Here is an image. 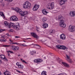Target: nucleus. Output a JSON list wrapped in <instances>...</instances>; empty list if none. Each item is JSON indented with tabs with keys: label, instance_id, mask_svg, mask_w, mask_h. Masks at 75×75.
<instances>
[{
	"label": "nucleus",
	"instance_id": "7",
	"mask_svg": "<svg viewBox=\"0 0 75 75\" xmlns=\"http://www.w3.org/2000/svg\"><path fill=\"white\" fill-rule=\"evenodd\" d=\"M34 62H36L37 64H38L40 62H42V60L40 59H35L34 60Z\"/></svg>",
	"mask_w": 75,
	"mask_h": 75
},
{
	"label": "nucleus",
	"instance_id": "45",
	"mask_svg": "<svg viewBox=\"0 0 75 75\" xmlns=\"http://www.w3.org/2000/svg\"><path fill=\"white\" fill-rule=\"evenodd\" d=\"M6 35H7V36H8V37H10V35H9V34L8 33H7L6 34Z\"/></svg>",
	"mask_w": 75,
	"mask_h": 75
},
{
	"label": "nucleus",
	"instance_id": "51",
	"mask_svg": "<svg viewBox=\"0 0 75 75\" xmlns=\"http://www.w3.org/2000/svg\"><path fill=\"white\" fill-rule=\"evenodd\" d=\"M16 43L13 42V43H11V44H15Z\"/></svg>",
	"mask_w": 75,
	"mask_h": 75
},
{
	"label": "nucleus",
	"instance_id": "61",
	"mask_svg": "<svg viewBox=\"0 0 75 75\" xmlns=\"http://www.w3.org/2000/svg\"><path fill=\"white\" fill-rule=\"evenodd\" d=\"M21 74H23V72H21Z\"/></svg>",
	"mask_w": 75,
	"mask_h": 75
},
{
	"label": "nucleus",
	"instance_id": "19",
	"mask_svg": "<svg viewBox=\"0 0 75 75\" xmlns=\"http://www.w3.org/2000/svg\"><path fill=\"white\" fill-rule=\"evenodd\" d=\"M41 75H47V72L45 71H43L41 73Z\"/></svg>",
	"mask_w": 75,
	"mask_h": 75
},
{
	"label": "nucleus",
	"instance_id": "11",
	"mask_svg": "<svg viewBox=\"0 0 75 75\" xmlns=\"http://www.w3.org/2000/svg\"><path fill=\"white\" fill-rule=\"evenodd\" d=\"M12 48L13 50H14V51H17V50L19 49V47L18 46H12Z\"/></svg>",
	"mask_w": 75,
	"mask_h": 75
},
{
	"label": "nucleus",
	"instance_id": "32",
	"mask_svg": "<svg viewBox=\"0 0 75 75\" xmlns=\"http://www.w3.org/2000/svg\"><path fill=\"white\" fill-rule=\"evenodd\" d=\"M21 61H22L23 62V63H25V64H27V62H26L24 60L21 59Z\"/></svg>",
	"mask_w": 75,
	"mask_h": 75
},
{
	"label": "nucleus",
	"instance_id": "52",
	"mask_svg": "<svg viewBox=\"0 0 75 75\" xmlns=\"http://www.w3.org/2000/svg\"><path fill=\"white\" fill-rule=\"evenodd\" d=\"M36 30L37 31V32H40V31L38 30L37 29H36Z\"/></svg>",
	"mask_w": 75,
	"mask_h": 75
},
{
	"label": "nucleus",
	"instance_id": "54",
	"mask_svg": "<svg viewBox=\"0 0 75 75\" xmlns=\"http://www.w3.org/2000/svg\"><path fill=\"white\" fill-rule=\"evenodd\" d=\"M12 10H15V9H14V8H12Z\"/></svg>",
	"mask_w": 75,
	"mask_h": 75
},
{
	"label": "nucleus",
	"instance_id": "55",
	"mask_svg": "<svg viewBox=\"0 0 75 75\" xmlns=\"http://www.w3.org/2000/svg\"><path fill=\"white\" fill-rule=\"evenodd\" d=\"M47 68H48V69H50V67H48Z\"/></svg>",
	"mask_w": 75,
	"mask_h": 75
},
{
	"label": "nucleus",
	"instance_id": "10",
	"mask_svg": "<svg viewBox=\"0 0 75 75\" xmlns=\"http://www.w3.org/2000/svg\"><path fill=\"white\" fill-rule=\"evenodd\" d=\"M31 35L34 37V38H36V39H38L39 37L36 34L33 33H31Z\"/></svg>",
	"mask_w": 75,
	"mask_h": 75
},
{
	"label": "nucleus",
	"instance_id": "39",
	"mask_svg": "<svg viewBox=\"0 0 75 75\" xmlns=\"http://www.w3.org/2000/svg\"><path fill=\"white\" fill-rule=\"evenodd\" d=\"M33 11H36L37 10L36 8H35V7H34V6L33 8Z\"/></svg>",
	"mask_w": 75,
	"mask_h": 75
},
{
	"label": "nucleus",
	"instance_id": "9",
	"mask_svg": "<svg viewBox=\"0 0 75 75\" xmlns=\"http://www.w3.org/2000/svg\"><path fill=\"white\" fill-rule=\"evenodd\" d=\"M60 39H61L62 40H64L66 39V36L65 34H62L61 35H60Z\"/></svg>",
	"mask_w": 75,
	"mask_h": 75
},
{
	"label": "nucleus",
	"instance_id": "3",
	"mask_svg": "<svg viewBox=\"0 0 75 75\" xmlns=\"http://www.w3.org/2000/svg\"><path fill=\"white\" fill-rule=\"evenodd\" d=\"M31 3L28 1H26L23 5L24 8H29L31 7Z\"/></svg>",
	"mask_w": 75,
	"mask_h": 75
},
{
	"label": "nucleus",
	"instance_id": "25",
	"mask_svg": "<svg viewBox=\"0 0 75 75\" xmlns=\"http://www.w3.org/2000/svg\"><path fill=\"white\" fill-rule=\"evenodd\" d=\"M16 9L15 11L17 13H19V11H21V10L18 8H16Z\"/></svg>",
	"mask_w": 75,
	"mask_h": 75
},
{
	"label": "nucleus",
	"instance_id": "36",
	"mask_svg": "<svg viewBox=\"0 0 75 75\" xmlns=\"http://www.w3.org/2000/svg\"><path fill=\"white\" fill-rule=\"evenodd\" d=\"M35 45H36V46H37V47H38V49H40V48H41V47L40 45H39L37 44H35Z\"/></svg>",
	"mask_w": 75,
	"mask_h": 75
},
{
	"label": "nucleus",
	"instance_id": "22",
	"mask_svg": "<svg viewBox=\"0 0 75 75\" xmlns=\"http://www.w3.org/2000/svg\"><path fill=\"white\" fill-rule=\"evenodd\" d=\"M47 20V19L45 17L43 18L42 19V21L45 22Z\"/></svg>",
	"mask_w": 75,
	"mask_h": 75
},
{
	"label": "nucleus",
	"instance_id": "30",
	"mask_svg": "<svg viewBox=\"0 0 75 75\" xmlns=\"http://www.w3.org/2000/svg\"><path fill=\"white\" fill-rule=\"evenodd\" d=\"M58 75H67V74L65 73H61L58 74Z\"/></svg>",
	"mask_w": 75,
	"mask_h": 75
},
{
	"label": "nucleus",
	"instance_id": "13",
	"mask_svg": "<svg viewBox=\"0 0 75 75\" xmlns=\"http://www.w3.org/2000/svg\"><path fill=\"white\" fill-rule=\"evenodd\" d=\"M62 64L64 65V66L65 67H67V68L69 67V65L66 63L64 62H62Z\"/></svg>",
	"mask_w": 75,
	"mask_h": 75
},
{
	"label": "nucleus",
	"instance_id": "4",
	"mask_svg": "<svg viewBox=\"0 0 75 75\" xmlns=\"http://www.w3.org/2000/svg\"><path fill=\"white\" fill-rule=\"evenodd\" d=\"M69 30L71 32H74L75 31V26H71L70 25L69 28Z\"/></svg>",
	"mask_w": 75,
	"mask_h": 75
},
{
	"label": "nucleus",
	"instance_id": "62",
	"mask_svg": "<svg viewBox=\"0 0 75 75\" xmlns=\"http://www.w3.org/2000/svg\"><path fill=\"white\" fill-rule=\"evenodd\" d=\"M44 59H46V57H44Z\"/></svg>",
	"mask_w": 75,
	"mask_h": 75
},
{
	"label": "nucleus",
	"instance_id": "26",
	"mask_svg": "<svg viewBox=\"0 0 75 75\" xmlns=\"http://www.w3.org/2000/svg\"><path fill=\"white\" fill-rule=\"evenodd\" d=\"M62 46L60 45H56V47L58 48V49H61V47Z\"/></svg>",
	"mask_w": 75,
	"mask_h": 75
},
{
	"label": "nucleus",
	"instance_id": "15",
	"mask_svg": "<svg viewBox=\"0 0 75 75\" xmlns=\"http://www.w3.org/2000/svg\"><path fill=\"white\" fill-rule=\"evenodd\" d=\"M43 27L44 28H47L48 27V24L47 23H44L43 25Z\"/></svg>",
	"mask_w": 75,
	"mask_h": 75
},
{
	"label": "nucleus",
	"instance_id": "37",
	"mask_svg": "<svg viewBox=\"0 0 75 75\" xmlns=\"http://www.w3.org/2000/svg\"><path fill=\"white\" fill-rule=\"evenodd\" d=\"M10 45H3V47H10Z\"/></svg>",
	"mask_w": 75,
	"mask_h": 75
},
{
	"label": "nucleus",
	"instance_id": "48",
	"mask_svg": "<svg viewBox=\"0 0 75 75\" xmlns=\"http://www.w3.org/2000/svg\"><path fill=\"white\" fill-rule=\"evenodd\" d=\"M26 39H27V40H29V39H30V38H26Z\"/></svg>",
	"mask_w": 75,
	"mask_h": 75
},
{
	"label": "nucleus",
	"instance_id": "27",
	"mask_svg": "<svg viewBox=\"0 0 75 75\" xmlns=\"http://www.w3.org/2000/svg\"><path fill=\"white\" fill-rule=\"evenodd\" d=\"M18 68H21V69H23L24 68V66L23 65H21V64H19V66L18 67Z\"/></svg>",
	"mask_w": 75,
	"mask_h": 75
},
{
	"label": "nucleus",
	"instance_id": "23",
	"mask_svg": "<svg viewBox=\"0 0 75 75\" xmlns=\"http://www.w3.org/2000/svg\"><path fill=\"white\" fill-rule=\"evenodd\" d=\"M36 52L35 51H31L30 52V54L32 55H34V54H35V53H36Z\"/></svg>",
	"mask_w": 75,
	"mask_h": 75
},
{
	"label": "nucleus",
	"instance_id": "2",
	"mask_svg": "<svg viewBox=\"0 0 75 75\" xmlns=\"http://www.w3.org/2000/svg\"><path fill=\"white\" fill-rule=\"evenodd\" d=\"M58 20L60 21V26L64 28L66 27V24L64 23V21L63 20L62 16L61 15H60L58 16Z\"/></svg>",
	"mask_w": 75,
	"mask_h": 75
},
{
	"label": "nucleus",
	"instance_id": "24",
	"mask_svg": "<svg viewBox=\"0 0 75 75\" xmlns=\"http://www.w3.org/2000/svg\"><path fill=\"white\" fill-rule=\"evenodd\" d=\"M19 12L20 14L21 15V16H23L24 12L20 11Z\"/></svg>",
	"mask_w": 75,
	"mask_h": 75
},
{
	"label": "nucleus",
	"instance_id": "6",
	"mask_svg": "<svg viewBox=\"0 0 75 75\" xmlns=\"http://www.w3.org/2000/svg\"><path fill=\"white\" fill-rule=\"evenodd\" d=\"M10 20L11 21H16L18 20V18L15 16H13L10 18Z\"/></svg>",
	"mask_w": 75,
	"mask_h": 75
},
{
	"label": "nucleus",
	"instance_id": "8",
	"mask_svg": "<svg viewBox=\"0 0 75 75\" xmlns=\"http://www.w3.org/2000/svg\"><path fill=\"white\" fill-rule=\"evenodd\" d=\"M1 38H2V39H0V41H1V42H4L7 41V40L5 39V36L2 35Z\"/></svg>",
	"mask_w": 75,
	"mask_h": 75
},
{
	"label": "nucleus",
	"instance_id": "5",
	"mask_svg": "<svg viewBox=\"0 0 75 75\" xmlns=\"http://www.w3.org/2000/svg\"><path fill=\"white\" fill-rule=\"evenodd\" d=\"M54 2H52L50 4H49L48 5V6L49 9H52L54 8Z\"/></svg>",
	"mask_w": 75,
	"mask_h": 75
},
{
	"label": "nucleus",
	"instance_id": "63",
	"mask_svg": "<svg viewBox=\"0 0 75 75\" xmlns=\"http://www.w3.org/2000/svg\"><path fill=\"white\" fill-rule=\"evenodd\" d=\"M23 41H24V42H25V41L24 40H23Z\"/></svg>",
	"mask_w": 75,
	"mask_h": 75
},
{
	"label": "nucleus",
	"instance_id": "59",
	"mask_svg": "<svg viewBox=\"0 0 75 75\" xmlns=\"http://www.w3.org/2000/svg\"><path fill=\"white\" fill-rule=\"evenodd\" d=\"M10 41V42H13V41H11V40H9Z\"/></svg>",
	"mask_w": 75,
	"mask_h": 75
},
{
	"label": "nucleus",
	"instance_id": "14",
	"mask_svg": "<svg viewBox=\"0 0 75 75\" xmlns=\"http://www.w3.org/2000/svg\"><path fill=\"white\" fill-rule=\"evenodd\" d=\"M66 1H67V0H60V5H62V4H64L65 3Z\"/></svg>",
	"mask_w": 75,
	"mask_h": 75
},
{
	"label": "nucleus",
	"instance_id": "28",
	"mask_svg": "<svg viewBox=\"0 0 75 75\" xmlns=\"http://www.w3.org/2000/svg\"><path fill=\"white\" fill-rule=\"evenodd\" d=\"M61 49L62 50H65L66 49V47L64 46H62V47L61 48Z\"/></svg>",
	"mask_w": 75,
	"mask_h": 75
},
{
	"label": "nucleus",
	"instance_id": "20",
	"mask_svg": "<svg viewBox=\"0 0 75 75\" xmlns=\"http://www.w3.org/2000/svg\"><path fill=\"white\" fill-rule=\"evenodd\" d=\"M34 7H35L36 9L37 10L38 9V8H39V7H40V6L38 5H35L34 6Z\"/></svg>",
	"mask_w": 75,
	"mask_h": 75
},
{
	"label": "nucleus",
	"instance_id": "50",
	"mask_svg": "<svg viewBox=\"0 0 75 75\" xmlns=\"http://www.w3.org/2000/svg\"><path fill=\"white\" fill-rule=\"evenodd\" d=\"M3 1V0H0V2H1Z\"/></svg>",
	"mask_w": 75,
	"mask_h": 75
},
{
	"label": "nucleus",
	"instance_id": "31",
	"mask_svg": "<svg viewBox=\"0 0 75 75\" xmlns=\"http://www.w3.org/2000/svg\"><path fill=\"white\" fill-rule=\"evenodd\" d=\"M28 14V12L27 11H25L23 12V16H24L25 15H26Z\"/></svg>",
	"mask_w": 75,
	"mask_h": 75
},
{
	"label": "nucleus",
	"instance_id": "38",
	"mask_svg": "<svg viewBox=\"0 0 75 75\" xmlns=\"http://www.w3.org/2000/svg\"><path fill=\"white\" fill-rule=\"evenodd\" d=\"M4 57V55L3 54H1L0 55V58H3V57Z\"/></svg>",
	"mask_w": 75,
	"mask_h": 75
},
{
	"label": "nucleus",
	"instance_id": "34",
	"mask_svg": "<svg viewBox=\"0 0 75 75\" xmlns=\"http://www.w3.org/2000/svg\"><path fill=\"white\" fill-rule=\"evenodd\" d=\"M3 59L5 61H7L8 60H7V59L6 57H4V58H3Z\"/></svg>",
	"mask_w": 75,
	"mask_h": 75
},
{
	"label": "nucleus",
	"instance_id": "56",
	"mask_svg": "<svg viewBox=\"0 0 75 75\" xmlns=\"http://www.w3.org/2000/svg\"><path fill=\"white\" fill-rule=\"evenodd\" d=\"M8 56H10V54H9V53H8Z\"/></svg>",
	"mask_w": 75,
	"mask_h": 75
},
{
	"label": "nucleus",
	"instance_id": "35",
	"mask_svg": "<svg viewBox=\"0 0 75 75\" xmlns=\"http://www.w3.org/2000/svg\"><path fill=\"white\" fill-rule=\"evenodd\" d=\"M7 52H8V53H12L13 54H14V52H13V51H7Z\"/></svg>",
	"mask_w": 75,
	"mask_h": 75
},
{
	"label": "nucleus",
	"instance_id": "29",
	"mask_svg": "<svg viewBox=\"0 0 75 75\" xmlns=\"http://www.w3.org/2000/svg\"><path fill=\"white\" fill-rule=\"evenodd\" d=\"M5 1H6L7 2H8V3H10L11 2H12L13 0H5Z\"/></svg>",
	"mask_w": 75,
	"mask_h": 75
},
{
	"label": "nucleus",
	"instance_id": "58",
	"mask_svg": "<svg viewBox=\"0 0 75 75\" xmlns=\"http://www.w3.org/2000/svg\"><path fill=\"white\" fill-rule=\"evenodd\" d=\"M0 75H1V72H0Z\"/></svg>",
	"mask_w": 75,
	"mask_h": 75
},
{
	"label": "nucleus",
	"instance_id": "17",
	"mask_svg": "<svg viewBox=\"0 0 75 75\" xmlns=\"http://www.w3.org/2000/svg\"><path fill=\"white\" fill-rule=\"evenodd\" d=\"M42 13L44 14V15H46L48 13V12L47 11H46L45 9H44L42 10Z\"/></svg>",
	"mask_w": 75,
	"mask_h": 75
},
{
	"label": "nucleus",
	"instance_id": "1",
	"mask_svg": "<svg viewBox=\"0 0 75 75\" xmlns=\"http://www.w3.org/2000/svg\"><path fill=\"white\" fill-rule=\"evenodd\" d=\"M4 24L6 26H8L9 28H10L11 27H13V28H15L16 30H18L20 28V25L18 24V25H15L14 23L11 22L9 24L8 22L6 21L4 22Z\"/></svg>",
	"mask_w": 75,
	"mask_h": 75
},
{
	"label": "nucleus",
	"instance_id": "43",
	"mask_svg": "<svg viewBox=\"0 0 75 75\" xmlns=\"http://www.w3.org/2000/svg\"><path fill=\"white\" fill-rule=\"evenodd\" d=\"M15 37L16 38H20V37H19V36H16Z\"/></svg>",
	"mask_w": 75,
	"mask_h": 75
},
{
	"label": "nucleus",
	"instance_id": "60",
	"mask_svg": "<svg viewBox=\"0 0 75 75\" xmlns=\"http://www.w3.org/2000/svg\"><path fill=\"white\" fill-rule=\"evenodd\" d=\"M73 75H75V73H74L73 74Z\"/></svg>",
	"mask_w": 75,
	"mask_h": 75
},
{
	"label": "nucleus",
	"instance_id": "53",
	"mask_svg": "<svg viewBox=\"0 0 75 75\" xmlns=\"http://www.w3.org/2000/svg\"><path fill=\"white\" fill-rule=\"evenodd\" d=\"M37 29H38V30H39V29H40V28H38V27H37Z\"/></svg>",
	"mask_w": 75,
	"mask_h": 75
},
{
	"label": "nucleus",
	"instance_id": "18",
	"mask_svg": "<svg viewBox=\"0 0 75 75\" xmlns=\"http://www.w3.org/2000/svg\"><path fill=\"white\" fill-rule=\"evenodd\" d=\"M4 74L5 75H10V74L8 73V71L7 70H6L5 72L4 73Z\"/></svg>",
	"mask_w": 75,
	"mask_h": 75
},
{
	"label": "nucleus",
	"instance_id": "44",
	"mask_svg": "<svg viewBox=\"0 0 75 75\" xmlns=\"http://www.w3.org/2000/svg\"><path fill=\"white\" fill-rule=\"evenodd\" d=\"M17 72H18L19 74H21V72L19 70H17Z\"/></svg>",
	"mask_w": 75,
	"mask_h": 75
},
{
	"label": "nucleus",
	"instance_id": "47",
	"mask_svg": "<svg viewBox=\"0 0 75 75\" xmlns=\"http://www.w3.org/2000/svg\"><path fill=\"white\" fill-rule=\"evenodd\" d=\"M20 46H21V47H23V44H20Z\"/></svg>",
	"mask_w": 75,
	"mask_h": 75
},
{
	"label": "nucleus",
	"instance_id": "46",
	"mask_svg": "<svg viewBox=\"0 0 75 75\" xmlns=\"http://www.w3.org/2000/svg\"><path fill=\"white\" fill-rule=\"evenodd\" d=\"M62 60L61 59H60L59 60V62H62Z\"/></svg>",
	"mask_w": 75,
	"mask_h": 75
},
{
	"label": "nucleus",
	"instance_id": "40",
	"mask_svg": "<svg viewBox=\"0 0 75 75\" xmlns=\"http://www.w3.org/2000/svg\"><path fill=\"white\" fill-rule=\"evenodd\" d=\"M27 45L24 44H22V47H26Z\"/></svg>",
	"mask_w": 75,
	"mask_h": 75
},
{
	"label": "nucleus",
	"instance_id": "42",
	"mask_svg": "<svg viewBox=\"0 0 75 75\" xmlns=\"http://www.w3.org/2000/svg\"><path fill=\"white\" fill-rule=\"evenodd\" d=\"M16 65L18 67V66H19V63H18V62H17L16 64Z\"/></svg>",
	"mask_w": 75,
	"mask_h": 75
},
{
	"label": "nucleus",
	"instance_id": "64",
	"mask_svg": "<svg viewBox=\"0 0 75 75\" xmlns=\"http://www.w3.org/2000/svg\"><path fill=\"white\" fill-rule=\"evenodd\" d=\"M52 68H54V67H52Z\"/></svg>",
	"mask_w": 75,
	"mask_h": 75
},
{
	"label": "nucleus",
	"instance_id": "33",
	"mask_svg": "<svg viewBox=\"0 0 75 75\" xmlns=\"http://www.w3.org/2000/svg\"><path fill=\"white\" fill-rule=\"evenodd\" d=\"M53 30H50V31L49 32L50 33V34H53V33H54V32H53Z\"/></svg>",
	"mask_w": 75,
	"mask_h": 75
},
{
	"label": "nucleus",
	"instance_id": "12",
	"mask_svg": "<svg viewBox=\"0 0 75 75\" xmlns=\"http://www.w3.org/2000/svg\"><path fill=\"white\" fill-rule=\"evenodd\" d=\"M70 15L71 17H74L75 16V11H71L70 12Z\"/></svg>",
	"mask_w": 75,
	"mask_h": 75
},
{
	"label": "nucleus",
	"instance_id": "57",
	"mask_svg": "<svg viewBox=\"0 0 75 75\" xmlns=\"http://www.w3.org/2000/svg\"><path fill=\"white\" fill-rule=\"evenodd\" d=\"M18 57H19V56L20 57V54L18 55Z\"/></svg>",
	"mask_w": 75,
	"mask_h": 75
},
{
	"label": "nucleus",
	"instance_id": "16",
	"mask_svg": "<svg viewBox=\"0 0 75 75\" xmlns=\"http://www.w3.org/2000/svg\"><path fill=\"white\" fill-rule=\"evenodd\" d=\"M66 56L67 57V60L68 61H69V62H71V60L70 59V57H69V56H68V55L67 54L66 55Z\"/></svg>",
	"mask_w": 75,
	"mask_h": 75
},
{
	"label": "nucleus",
	"instance_id": "41",
	"mask_svg": "<svg viewBox=\"0 0 75 75\" xmlns=\"http://www.w3.org/2000/svg\"><path fill=\"white\" fill-rule=\"evenodd\" d=\"M4 31V30L2 29H0V33H1V32H2V31Z\"/></svg>",
	"mask_w": 75,
	"mask_h": 75
},
{
	"label": "nucleus",
	"instance_id": "21",
	"mask_svg": "<svg viewBox=\"0 0 75 75\" xmlns=\"http://www.w3.org/2000/svg\"><path fill=\"white\" fill-rule=\"evenodd\" d=\"M0 15L1 16H2V17H4V18H5V16H4V14L3 13V12H0Z\"/></svg>",
	"mask_w": 75,
	"mask_h": 75
},
{
	"label": "nucleus",
	"instance_id": "49",
	"mask_svg": "<svg viewBox=\"0 0 75 75\" xmlns=\"http://www.w3.org/2000/svg\"><path fill=\"white\" fill-rule=\"evenodd\" d=\"M15 44H16L17 45H18V43H15Z\"/></svg>",
	"mask_w": 75,
	"mask_h": 75
}]
</instances>
